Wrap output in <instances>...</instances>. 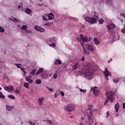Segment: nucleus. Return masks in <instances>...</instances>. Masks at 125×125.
<instances>
[{
	"mask_svg": "<svg viewBox=\"0 0 125 125\" xmlns=\"http://www.w3.org/2000/svg\"><path fill=\"white\" fill-rule=\"evenodd\" d=\"M98 19V13L95 12L94 16L93 18H90L88 17H86L85 18V20L88 23H90V24H95L96 22H97V20Z\"/></svg>",
	"mask_w": 125,
	"mask_h": 125,
	"instance_id": "2",
	"label": "nucleus"
},
{
	"mask_svg": "<svg viewBox=\"0 0 125 125\" xmlns=\"http://www.w3.org/2000/svg\"><path fill=\"white\" fill-rule=\"evenodd\" d=\"M106 2H107V3L111 4V2H112V0H106Z\"/></svg>",
	"mask_w": 125,
	"mask_h": 125,
	"instance_id": "42",
	"label": "nucleus"
},
{
	"mask_svg": "<svg viewBox=\"0 0 125 125\" xmlns=\"http://www.w3.org/2000/svg\"><path fill=\"white\" fill-rule=\"evenodd\" d=\"M55 45V43H52V44H49V46H51V47H54Z\"/></svg>",
	"mask_w": 125,
	"mask_h": 125,
	"instance_id": "33",
	"label": "nucleus"
},
{
	"mask_svg": "<svg viewBox=\"0 0 125 125\" xmlns=\"http://www.w3.org/2000/svg\"><path fill=\"white\" fill-rule=\"evenodd\" d=\"M45 26H47V23H45Z\"/></svg>",
	"mask_w": 125,
	"mask_h": 125,
	"instance_id": "61",
	"label": "nucleus"
},
{
	"mask_svg": "<svg viewBox=\"0 0 125 125\" xmlns=\"http://www.w3.org/2000/svg\"><path fill=\"white\" fill-rule=\"evenodd\" d=\"M43 100H44V98H43V97L38 99V102L39 105H42V101H43Z\"/></svg>",
	"mask_w": 125,
	"mask_h": 125,
	"instance_id": "14",
	"label": "nucleus"
},
{
	"mask_svg": "<svg viewBox=\"0 0 125 125\" xmlns=\"http://www.w3.org/2000/svg\"><path fill=\"white\" fill-rule=\"evenodd\" d=\"M57 96H58L57 94L55 93V97L56 98H57Z\"/></svg>",
	"mask_w": 125,
	"mask_h": 125,
	"instance_id": "57",
	"label": "nucleus"
},
{
	"mask_svg": "<svg viewBox=\"0 0 125 125\" xmlns=\"http://www.w3.org/2000/svg\"><path fill=\"white\" fill-rule=\"evenodd\" d=\"M96 88H97V87H95V88H92L91 90H93L94 95L96 97H97L98 96V94H99L100 91Z\"/></svg>",
	"mask_w": 125,
	"mask_h": 125,
	"instance_id": "10",
	"label": "nucleus"
},
{
	"mask_svg": "<svg viewBox=\"0 0 125 125\" xmlns=\"http://www.w3.org/2000/svg\"><path fill=\"white\" fill-rule=\"evenodd\" d=\"M15 65H17L18 68L21 69V64L15 63Z\"/></svg>",
	"mask_w": 125,
	"mask_h": 125,
	"instance_id": "36",
	"label": "nucleus"
},
{
	"mask_svg": "<svg viewBox=\"0 0 125 125\" xmlns=\"http://www.w3.org/2000/svg\"><path fill=\"white\" fill-rule=\"evenodd\" d=\"M20 7H22L21 5L18 6V8L19 9H20Z\"/></svg>",
	"mask_w": 125,
	"mask_h": 125,
	"instance_id": "58",
	"label": "nucleus"
},
{
	"mask_svg": "<svg viewBox=\"0 0 125 125\" xmlns=\"http://www.w3.org/2000/svg\"><path fill=\"white\" fill-rule=\"evenodd\" d=\"M100 24H103L104 23V20H101L99 21Z\"/></svg>",
	"mask_w": 125,
	"mask_h": 125,
	"instance_id": "39",
	"label": "nucleus"
},
{
	"mask_svg": "<svg viewBox=\"0 0 125 125\" xmlns=\"http://www.w3.org/2000/svg\"><path fill=\"white\" fill-rule=\"evenodd\" d=\"M66 112H73L76 110V105L74 104H70L65 105L64 107Z\"/></svg>",
	"mask_w": 125,
	"mask_h": 125,
	"instance_id": "3",
	"label": "nucleus"
},
{
	"mask_svg": "<svg viewBox=\"0 0 125 125\" xmlns=\"http://www.w3.org/2000/svg\"><path fill=\"white\" fill-rule=\"evenodd\" d=\"M43 20L44 21H47V19L44 17V16H42Z\"/></svg>",
	"mask_w": 125,
	"mask_h": 125,
	"instance_id": "45",
	"label": "nucleus"
},
{
	"mask_svg": "<svg viewBox=\"0 0 125 125\" xmlns=\"http://www.w3.org/2000/svg\"><path fill=\"white\" fill-rule=\"evenodd\" d=\"M30 123V125H36V123H34L33 124L32 122H29Z\"/></svg>",
	"mask_w": 125,
	"mask_h": 125,
	"instance_id": "56",
	"label": "nucleus"
},
{
	"mask_svg": "<svg viewBox=\"0 0 125 125\" xmlns=\"http://www.w3.org/2000/svg\"><path fill=\"white\" fill-rule=\"evenodd\" d=\"M78 74L80 76H82L83 74L84 78H86L87 80H92L93 79V72L89 68H83L82 71L78 72Z\"/></svg>",
	"mask_w": 125,
	"mask_h": 125,
	"instance_id": "1",
	"label": "nucleus"
},
{
	"mask_svg": "<svg viewBox=\"0 0 125 125\" xmlns=\"http://www.w3.org/2000/svg\"><path fill=\"white\" fill-rule=\"evenodd\" d=\"M107 28H108V30H108L109 33H111V34H112L113 32H112L110 30H113V29H115V24L110 23L107 26Z\"/></svg>",
	"mask_w": 125,
	"mask_h": 125,
	"instance_id": "8",
	"label": "nucleus"
},
{
	"mask_svg": "<svg viewBox=\"0 0 125 125\" xmlns=\"http://www.w3.org/2000/svg\"><path fill=\"white\" fill-rule=\"evenodd\" d=\"M70 118H71V119H72L73 117L72 116H70Z\"/></svg>",
	"mask_w": 125,
	"mask_h": 125,
	"instance_id": "63",
	"label": "nucleus"
},
{
	"mask_svg": "<svg viewBox=\"0 0 125 125\" xmlns=\"http://www.w3.org/2000/svg\"><path fill=\"white\" fill-rule=\"evenodd\" d=\"M10 20H12L13 22H15V23H16V22H18V20L16 18H14L13 19H10Z\"/></svg>",
	"mask_w": 125,
	"mask_h": 125,
	"instance_id": "30",
	"label": "nucleus"
},
{
	"mask_svg": "<svg viewBox=\"0 0 125 125\" xmlns=\"http://www.w3.org/2000/svg\"><path fill=\"white\" fill-rule=\"evenodd\" d=\"M1 89H2V88L0 87V90H1Z\"/></svg>",
	"mask_w": 125,
	"mask_h": 125,
	"instance_id": "60",
	"label": "nucleus"
},
{
	"mask_svg": "<svg viewBox=\"0 0 125 125\" xmlns=\"http://www.w3.org/2000/svg\"><path fill=\"white\" fill-rule=\"evenodd\" d=\"M4 89L6 91H8V86H4Z\"/></svg>",
	"mask_w": 125,
	"mask_h": 125,
	"instance_id": "38",
	"label": "nucleus"
},
{
	"mask_svg": "<svg viewBox=\"0 0 125 125\" xmlns=\"http://www.w3.org/2000/svg\"><path fill=\"white\" fill-rule=\"evenodd\" d=\"M123 109H125V103L123 104Z\"/></svg>",
	"mask_w": 125,
	"mask_h": 125,
	"instance_id": "55",
	"label": "nucleus"
},
{
	"mask_svg": "<svg viewBox=\"0 0 125 125\" xmlns=\"http://www.w3.org/2000/svg\"><path fill=\"white\" fill-rule=\"evenodd\" d=\"M88 110L90 111V114L88 115V120L90 121L89 125H91L93 124V120H92V118L93 117V114H92V107H89Z\"/></svg>",
	"mask_w": 125,
	"mask_h": 125,
	"instance_id": "4",
	"label": "nucleus"
},
{
	"mask_svg": "<svg viewBox=\"0 0 125 125\" xmlns=\"http://www.w3.org/2000/svg\"><path fill=\"white\" fill-rule=\"evenodd\" d=\"M8 98H10V99L14 100L15 99V97L12 95H8Z\"/></svg>",
	"mask_w": 125,
	"mask_h": 125,
	"instance_id": "28",
	"label": "nucleus"
},
{
	"mask_svg": "<svg viewBox=\"0 0 125 125\" xmlns=\"http://www.w3.org/2000/svg\"><path fill=\"white\" fill-rule=\"evenodd\" d=\"M47 89H48V90H49V91H51V92L53 91V89H52V88H51L48 87V88H47Z\"/></svg>",
	"mask_w": 125,
	"mask_h": 125,
	"instance_id": "47",
	"label": "nucleus"
},
{
	"mask_svg": "<svg viewBox=\"0 0 125 125\" xmlns=\"http://www.w3.org/2000/svg\"><path fill=\"white\" fill-rule=\"evenodd\" d=\"M109 116H110V113H109V111H107L106 112V117H107V118H108V117H109Z\"/></svg>",
	"mask_w": 125,
	"mask_h": 125,
	"instance_id": "50",
	"label": "nucleus"
},
{
	"mask_svg": "<svg viewBox=\"0 0 125 125\" xmlns=\"http://www.w3.org/2000/svg\"><path fill=\"white\" fill-rule=\"evenodd\" d=\"M122 32L123 34H125V25L124 26V28L122 30Z\"/></svg>",
	"mask_w": 125,
	"mask_h": 125,
	"instance_id": "43",
	"label": "nucleus"
},
{
	"mask_svg": "<svg viewBox=\"0 0 125 125\" xmlns=\"http://www.w3.org/2000/svg\"><path fill=\"white\" fill-rule=\"evenodd\" d=\"M60 94L62 95V96L63 97L65 95L63 91H61Z\"/></svg>",
	"mask_w": 125,
	"mask_h": 125,
	"instance_id": "48",
	"label": "nucleus"
},
{
	"mask_svg": "<svg viewBox=\"0 0 125 125\" xmlns=\"http://www.w3.org/2000/svg\"><path fill=\"white\" fill-rule=\"evenodd\" d=\"M94 41L96 45H99V44H100V42L97 38H94Z\"/></svg>",
	"mask_w": 125,
	"mask_h": 125,
	"instance_id": "16",
	"label": "nucleus"
},
{
	"mask_svg": "<svg viewBox=\"0 0 125 125\" xmlns=\"http://www.w3.org/2000/svg\"><path fill=\"white\" fill-rule=\"evenodd\" d=\"M36 72H37V69H33V70H32L31 72V75H35V73H36Z\"/></svg>",
	"mask_w": 125,
	"mask_h": 125,
	"instance_id": "29",
	"label": "nucleus"
},
{
	"mask_svg": "<svg viewBox=\"0 0 125 125\" xmlns=\"http://www.w3.org/2000/svg\"><path fill=\"white\" fill-rule=\"evenodd\" d=\"M21 70L22 71V72L24 73V74H26V71H25V68H21Z\"/></svg>",
	"mask_w": 125,
	"mask_h": 125,
	"instance_id": "34",
	"label": "nucleus"
},
{
	"mask_svg": "<svg viewBox=\"0 0 125 125\" xmlns=\"http://www.w3.org/2000/svg\"><path fill=\"white\" fill-rule=\"evenodd\" d=\"M81 92H83L84 93H85L86 92V90H83L82 89H79Z\"/></svg>",
	"mask_w": 125,
	"mask_h": 125,
	"instance_id": "35",
	"label": "nucleus"
},
{
	"mask_svg": "<svg viewBox=\"0 0 125 125\" xmlns=\"http://www.w3.org/2000/svg\"><path fill=\"white\" fill-rule=\"evenodd\" d=\"M43 71V68H40L38 71H37L36 73L35 74V76H38V75H39V74H41L42 72Z\"/></svg>",
	"mask_w": 125,
	"mask_h": 125,
	"instance_id": "19",
	"label": "nucleus"
},
{
	"mask_svg": "<svg viewBox=\"0 0 125 125\" xmlns=\"http://www.w3.org/2000/svg\"><path fill=\"white\" fill-rule=\"evenodd\" d=\"M104 104V105H107V102H105Z\"/></svg>",
	"mask_w": 125,
	"mask_h": 125,
	"instance_id": "59",
	"label": "nucleus"
},
{
	"mask_svg": "<svg viewBox=\"0 0 125 125\" xmlns=\"http://www.w3.org/2000/svg\"><path fill=\"white\" fill-rule=\"evenodd\" d=\"M76 40L77 41H78V42H81V41H82V40L80 38H77Z\"/></svg>",
	"mask_w": 125,
	"mask_h": 125,
	"instance_id": "49",
	"label": "nucleus"
},
{
	"mask_svg": "<svg viewBox=\"0 0 125 125\" xmlns=\"http://www.w3.org/2000/svg\"><path fill=\"white\" fill-rule=\"evenodd\" d=\"M113 39L114 40H115V36H113Z\"/></svg>",
	"mask_w": 125,
	"mask_h": 125,
	"instance_id": "62",
	"label": "nucleus"
},
{
	"mask_svg": "<svg viewBox=\"0 0 125 125\" xmlns=\"http://www.w3.org/2000/svg\"><path fill=\"white\" fill-rule=\"evenodd\" d=\"M25 12L27 14H30L32 13V10L30 9L29 8H27L25 10Z\"/></svg>",
	"mask_w": 125,
	"mask_h": 125,
	"instance_id": "17",
	"label": "nucleus"
},
{
	"mask_svg": "<svg viewBox=\"0 0 125 125\" xmlns=\"http://www.w3.org/2000/svg\"><path fill=\"white\" fill-rule=\"evenodd\" d=\"M6 110L7 111H11V110H13L14 109V107L13 106H10L8 105H6Z\"/></svg>",
	"mask_w": 125,
	"mask_h": 125,
	"instance_id": "13",
	"label": "nucleus"
},
{
	"mask_svg": "<svg viewBox=\"0 0 125 125\" xmlns=\"http://www.w3.org/2000/svg\"><path fill=\"white\" fill-rule=\"evenodd\" d=\"M62 63V62L60 60L57 59L55 62V65H60Z\"/></svg>",
	"mask_w": 125,
	"mask_h": 125,
	"instance_id": "18",
	"label": "nucleus"
},
{
	"mask_svg": "<svg viewBox=\"0 0 125 125\" xmlns=\"http://www.w3.org/2000/svg\"><path fill=\"white\" fill-rule=\"evenodd\" d=\"M79 66V62H76L75 64L73 66L72 68L73 70H76Z\"/></svg>",
	"mask_w": 125,
	"mask_h": 125,
	"instance_id": "22",
	"label": "nucleus"
},
{
	"mask_svg": "<svg viewBox=\"0 0 125 125\" xmlns=\"http://www.w3.org/2000/svg\"><path fill=\"white\" fill-rule=\"evenodd\" d=\"M26 33H28V34H30V33H31V31L30 30H26L25 31Z\"/></svg>",
	"mask_w": 125,
	"mask_h": 125,
	"instance_id": "52",
	"label": "nucleus"
},
{
	"mask_svg": "<svg viewBox=\"0 0 125 125\" xmlns=\"http://www.w3.org/2000/svg\"><path fill=\"white\" fill-rule=\"evenodd\" d=\"M114 83H119V79H113Z\"/></svg>",
	"mask_w": 125,
	"mask_h": 125,
	"instance_id": "46",
	"label": "nucleus"
},
{
	"mask_svg": "<svg viewBox=\"0 0 125 125\" xmlns=\"http://www.w3.org/2000/svg\"><path fill=\"white\" fill-rule=\"evenodd\" d=\"M80 125H83V124H82V123L80 124Z\"/></svg>",
	"mask_w": 125,
	"mask_h": 125,
	"instance_id": "64",
	"label": "nucleus"
},
{
	"mask_svg": "<svg viewBox=\"0 0 125 125\" xmlns=\"http://www.w3.org/2000/svg\"><path fill=\"white\" fill-rule=\"evenodd\" d=\"M14 89H13V86H8V92H12L13 91Z\"/></svg>",
	"mask_w": 125,
	"mask_h": 125,
	"instance_id": "21",
	"label": "nucleus"
},
{
	"mask_svg": "<svg viewBox=\"0 0 125 125\" xmlns=\"http://www.w3.org/2000/svg\"><path fill=\"white\" fill-rule=\"evenodd\" d=\"M83 51H84V53H85V54H86L87 55H89V54H90V53L87 51L86 49H85L84 48H83Z\"/></svg>",
	"mask_w": 125,
	"mask_h": 125,
	"instance_id": "24",
	"label": "nucleus"
},
{
	"mask_svg": "<svg viewBox=\"0 0 125 125\" xmlns=\"http://www.w3.org/2000/svg\"><path fill=\"white\" fill-rule=\"evenodd\" d=\"M47 124H49V125H52V122L50 120H47Z\"/></svg>",
	"mask_w": 125,
	"mask_h": 125,
	"instance_id": "41",
	"label": "nucleus"
},
{
	"mask_svg": "<svg viewBox=\"0 0 125 125\" xmlns=\"http://www.w3.org/2000/svg\"><path fill=\"white\" fill-rule=\"evenodd\" d=\"M27 28H28V27H27L26 25H23L21 27L22 30H24V31H26V30H27Z\"/></svg>",
	"mask_w": 125,
	"mask_h": 125,
	"instance_id": "31",
	"label": "nucleus"
},
{
	"mask_svg": "<svg viewBox=\"0 0 125 125\" xmlns=\"http://www.w3.org/2000/svg\"><path fill=\"white\" fill-rule=\"evenodd\" d=\"M115 37L117 38V39H115V41H118L120 40V35H117L116 36H115Z\"/></svg>",
	"mask_w": 125,
	"mask_h": 125,
	"instance_id": "37",
	"label": "nucleus"
},
{
	"mask_svg": "<svg viewBox=\"0 0 125 125\" xmlns=\"http://www.w3.org/2000/svg\"><path fill=\"white\" fill-rule=\"evenodd\" d=\"M104 77H105V79L107 80V81L108 80H109L108 79L109 76H110V77L111 76H112V74L111 73V72L108 71V68H107V67L105 68V71L104 72Z\"/></svg>",
	"mask_w": 125,
	"mask_h": 125,
	"instance_id": "7",
	"label": "nucleus"
},
{
	"mask_svg": "<svg viewBox=\"0 0 125 125\" xmlns=\"http://www.w3.org/2000/svg\"><path fill=\"white\" fill-rule=\"evenodd\" d=\"M81 38L82 39L83 42H81L80 43L82 44V46L83 47V42H89L91 38L90 37H88L87 36H85L84 37L83 36V34L81 35Z\"/></svg>",
	"mask_w": 125,
	"mask_h": 125,
	"instance_id": "5",
	"label": "nucleus"
},
{
	"mask_svg": "<svg viewBox=\"0 0 125 125\" xmlns=\"http://www.w3.org/2000/svg\"><path fill=\"white\" fill-rule=\"evenodd\" d=\"M121 15L122 16H123V17H124V18H125V14H121Z\"/></svg>",
	"mask_w": 125,
	"mask_h": 125,
	"instance_id": "53",
	"label": "nucleus"
},
{
	"mask_svg": "<svg viewBox=\"0 0 125 125\" xmlns=\"http://www.w3.org/2000/svg\"><path fill=\"white\" fill-rule=\"evenodd\" d=\"M41 77H42V79H47V74H42L41 75Z\"/></svg>",
	"mask_w": 125,
	"mask_h": 125,
	"instance_id": "25",
	"label": "nucleus"
},
{
	"mask_svg": "<svg viewBox=\"0 0 125 125\" xmlns=\"http://www.w3.org/2000/svg\"><path fill=\"white\" fill-rule=\"evenodd\" d=\"M0 98H2V99H4V98H5V96L2 94V92H0Z\"/></svg>",
	"mask_w": 125,
	"mask_h": 125,
	"instance_id": "23",
	"label": "nucleus"
},
{
	"mask_svg": "<svg viewBox=\"0 0 125 125\" xmlns=\"http://www.w3.org/2000/svg\"><path fill=\"white\" fill-rule=\"evenodd\" d=\"M105 95L107 96V99L105 101V102H109V100L110 101H111V103L113 102V94L110 92H107L106 94Z\"/></svg>",
	"mask_w": 125,
	"mask_h": 125,
	"instance_id": "6",
	"label": "nucleus"
},
{
	"mask_svg": "<svg viewBox=\"0 0 125 125\" xmlns=\"http://www.w3.org/2000/svg\"><path fill=\"white\" fill-rule=\"evenodd\" d=\"M47 16V20H52L54 19V15H53V14H52V13L48 14Z\"/></svg>",
	"mask_w": 125,
	"mask_h": 125,
	"instance_id": "12",
	"label": "nucleus"
},
{
	"mask_svg": "<svg viewBox=\"0 0 125 125\" xmlns=\"http://www.w3.org/2000/svg\"><path fill=\"white\" fill-rule=\"evenodd\" d=\"M85 46L86 48H87V49H88L90 51H91V52H94V49H93V47L91 45H89L88 44H85Z\"/></svg>",
	"mask_w": 125,
	"mask_h": 125,
	"instance_id": "11",
	"label": "nucleus"
},
{
	"mask_svg": "<svg viewBox=\"0 0 125 125\" xmlns=\"http://www.w3.org/2000/svg\"><path fill=\"white\" fill-rule=\"evenodd\" d=\"M53 79H57V74L56 73L53 75Z\"/></svg>",
	"mask_w": 125,
	"mask_h": 125,
	"instance_id": "44",
	"label": "nucleus"
},
{
	"mask_svg": "<svg viewBox=\"0 0 125 125\" xmlns=\"http://www.w3.org/2000/svg\"><path fill=\"white\" fill-rule=\"evenodd\" d=\"M115 108L116 112L118 113V111H119V108H120V105L119 104V103H117L115 104Z\"/></svg>",
	"mask_w": 125,
	"mask_h": 125,
	"instance_id": "20",
	"label": "nucleus"
},
{
	"mask_svg": "<svg viewBox=\"0 0 125 125\" xmlns=\"http://www.w3.org/2000/svg\"><path fill=\"white\" fill-rule=\"evenodd\" d=\"M82 61H84L85 59H84V57H83L81 59Z\"/></svg>",
	"mask_w": 125,
	"mask_h": 125,
	"instance_id": "51",
	"label": "nucleus"
},
{
	"mask_svg": "<svg viewBox=\"0 0 125 125\" xmlns=\"http://www.w3.org/2000/svg\"><path fill=\"white\" fill-rule=\"evenodd\" d=\"M35 82L37 84H41V83H42V80L40 79H38Z\"/></svg>",
	"mask_w": 125,
	"mask_h": 125,
	"instance_id": "26",
	"label": "nucleus"
},
{
	"mask_svg": "<svg viewBox=\"0 0 125 125\" xmlns=\"http://www.w3.org/2000/svg\"><path fill=\"white\" fill-rule=\"evenodd\" d=\"M26 81L29 83H33V80L31 79V77L30 76H27L25 78Z\"/></svg>",
	"mask_w": 125,
	"mask_h": 125,
	"instance_id": "15",
	"label": "nucleus"
},
{
	"mask_svg": "<svg viewBox=\"0 0 125 125\" xmlns=\"http://www.w3.org/2000/svg\"><path fill=\"white\" fill-rule=\"evenodd\" d=\"M112 60H113L112 59H110V60L108 61V63H110V62H111V61H112Z\"/></svg>",
	"mask_w": 125,
	"mask_h": 125,
	"instance_id": "54",
	"label": "nucleus"
},
{
	"mask_svg": "<svg viewBox=\"0 0 125 125\" xmlns=\"http://www.w3.org/2000/svg\"><path fill=\"white\" fill-rule=\"evenodd\" d=\"M15 93H17V94H20V91H19V90L17 89L15 91Z\"/></svg>",
	"mask_w": 125,
	"mask_h": 125,
	"instance_id": "40",
	"label": "nucleus"
},
{
	"mask_svg": "<svg viewBox=\"0 0 125 125\" xmlns=\"http://www.w3.org/2000/svg\"><path fill=\"white\" fill-rule=\"evenodd\" d=\"M29 83H24V86L26 87V88H29Z\"/></svg>",
	"mask_w": 125,
	"mask_h": 125,
	"instance_id": "27",
	"label": "nucleus"
},
{
	"mask_svg": "<svg viewBox=\"0 0 125 125\" xmlns=\"http://www.w3.org/2000/svg\"><path fill=\"white\" fill-rule=\"evenodd\" d=\"M0 32L1 33H3L4 32V29L2 27L0 26Z\"/></svg>",
	"mask_w": 125,
	"mask_h": 125,
	"instance_id": "32",
	"label": "nucleus"
},
{
	"mask_svg": "<svg viewBox=\"0 0 125 125\" xmlns=\"http://www.w3.org/2000/svg\"><path fill=\"white\" fill-rule=\"evenodd\" d=\"M35 30L38 31V32H41V33H43L45 30H44L43 28H41L39 25H36L34 26Z\"/></svg>",
	"mask_w": 125,
	"mask_h": 125,
	"instance_id": "9",
	"label": "nucleus"
}]
</instances>
